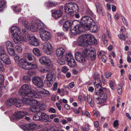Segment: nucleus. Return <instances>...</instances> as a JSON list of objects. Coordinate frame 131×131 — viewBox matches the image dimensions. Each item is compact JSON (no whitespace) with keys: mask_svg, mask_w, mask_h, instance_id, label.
Segmentation results:
<instances>
[{"mask_svg":"<svg viewBox=\"0 0 131 131\" xmlns=\"http://www.w3.org/2000/svg\"><path fill=\"white\" fill-rule=\"evenodd\" d=\"M75 58L77 61L80 62H84L89 55L92 60H94L96 58V54L95 50L90 51L86 48H84L82 52H77L75 53Z\"/></svg>","mask_w":131,"mask_h":131,"instance_id":"nucleus-1","label":"nucleus"},{"mask_svg":"<svg viewBox=\"0 0 131 131\" xmlns=\"http://www.w3.org/2000/svg\"><path fill=\"white\" fill-rule=\"evenodd\" d=\"M78 43L81 46L86 47L89 45L97 44V40L93 35L90 34L82 35L78 39Z\"/></svg>","mask_w":131,"mask_h":131,"instance_id":"nucleus-2","label":"nucleus"},{"mask_svg":"<svg viewBox=\"0 0 131 131\" xmlns=\"http://www.w3.org/2000/svg\"><path fill=\"white\" fill-rule=\"evenodd\" d=\"M11 32L13 41L15 43H19L21 41H25V38L23 36L18 27L14 26L12 27Z\"/></svg>","mask_w":131,"mask_h":131,"instance_id":"nucleus-3","label":"nucleus"},{"mask_svg":"<svg viewBox=\"0 0 131 131\" xmlns=\"http://www.w3.org/2000/svg\"><path fill=\"white\" fill-rule=\"evenodd\" d=\"M94 78L95 89V93L94 95L101 96L106 91V89L102 86L101 80L100 78L94 77Z\"/></svg>","mask_w":131,"mask_h":131,"instance_id":"nucleus-4","label":"nucleus"},{"mask_svg":"<svg viewBox=\"0 0 131 131\" xmlns=\"http://www.w3.org/2000/svg\"><path fill=\"white\" fill-rule=\"evenodd\" d=\"M80 25L84 30L87 31L89 28V26L91 25L95 24L94 20L91 17L85 16L82 17L80 22Z\"/></svg>","mask_w":131,"mask_h":131,"instance_id":"nucleus-5","label":"nucleus"},{"mask_svg":"<svg viewBox=\"0 0 131 131\" xmlns=\"http://www.w3.org/2000/svg\"><path fill=\"white\" fill-rule=\"evenodd\" d=\"M18 63L19 66L26 70L35 69L37 67L36 64L29 63L27 60L23 59H20L18 61Z\"/></svg>","mask_w":131,"mask_h":131,"instance_id":"nucleus-6","label":"nucleus"},{"mask_svg":"<svg viewBox=\"0 0 131 131\" xmlns=\"http://www.w3.org/2000/svg\"><path fill=\"white\" fill-rule=\"evenodd\" d=\"M64 8L65 12L72 16H74V13L78 9L77 5L72 2L66 3Z\"/></svg>","mask_w":131,"mask_h":131,"instance_id":"nucleus-7","label":"nucleus"},{"mask_svg":"<svg viewBox=\"0 0 131 131\" xmlns=\"http://www.w3.org/2000/svg\"><path fill=\"white\" fill-rule=\"evenodd\" d=\"M65 50L62 48L57 49L56 51V55L58 58V63L60 64H63L65 62L67 55L64 53Z\"/></svg>","mask_w":131,"mask_h":131,"instance_id":"nucleus-8","label":"nucleus"},{"mask_svg":"<svg viewBox=\"0 0 131 131\" xmlns=\"http://www.w3.org/2000/svg\"><path fill=\"white\" fill-rule=\"evenodd\" d=\"M73 24H75V25L74 27H71L70 28V31L72 35H75L84 31V30L80 25L79 21L77 20L74 21Z\"/></svg>","mask_w":131,"mask_h":131,"instance_id":"nucleus-9","label":"nucleus"},{"mask_svg":"<svg viewBox=\"0 0 131 131\" xmlns=\"http://www.w3.org/2000/svg\"><path fill=\"white\" fill-rule=\"evenodd\" d=\"M32 89V86L27 84H23L19 91V94L22 96H26V94Z\"/></svg>","mask_w":131,"mask_h":131,"instance_id":"nucleus-10","label":"nucleus"},{"mask_svg":"<svg viewBox=\"0 0 131 131\" xmlns=\"http://www.w3.org/2000/svg\"><path fill=\"white\" fill-rule=\"evenodd\" d=\"M39 32L41 38L44 41H47L51 37V35L50 33L46 30L44 28H43Z\"/></svg>","mask_w":131,"mask_h":131,"instance_id":"nucleus-11","label":"nucleus"},{"mask_svg":"<svg viewBox=\"0 0 131 131\" xmlns=\"http://www.w3.org/2000/svg\"><path fill=\"white\" fill-rule=\"evenodd\" d=\"M45 27V26L42 22H39L37 23L33 24L30 27V29L33 32L39 30V32L40 30Z\"/></svg>","mask_w":131,"mask_h":131,"instance_id":"nucleus-12","label":"nucleus"},{"mask_svg":"<svg viewBox=\"0 0 131 131\" xmlns=\"http://www.w3.org/2000/svg\"><path fill=\"white\" fill-rule=\"evenodd\" d=\"M27 113L26 112L19 111L15 112L10 118L11 120H17L18 119L22 118L24 116L26 115Z\"/></svg>","mask_w":131,"mask_h":131,"instance_id":"nucleus-13","label":"nucleus"},{"mask_svg":"<svg viewBox=\"0 0 131 131\" xmlns=\"http://www.w3.org/2000/svg\"><path fill=\"white\" fill-rule=\"evenodd\" d=\"M66 60L68 62V64L70 67L74 68L76 66V63L73 59V56L71 54H68L67 55Z\"/></svg>","mask_w":131,"mask_h":131,"instance_id":"nucleus-14","label":"nucleus"},{"mask_svg":"<svg viewBox=\"0 0 131 131\" xmlns=\"http://www.w3.org/2000/svg\"><path fill=\"white\" fill-rule=\"evenodd\" d=\"M0 59L6 64H9L10 63V61L8 56L6 54L3 49L2 50L0 54Z\"/></svg>","mask_w":131,"mask_h":131,"instance_id":"nucleus-15","label":"nucleus"},{"mask_svg":"<svg viewBox=\"0 0 131 131\" xmlns=\"http://www.w3.org/2000/svg\"><path fill=\"white\" fill-rule=\"evenodd\" d=\"M43 46L42 50L44 52L47 54H50V51L52 49V46L51 43L48 42H46L43 44Z\"/></svg>","mask_w":131,"mask_h":131,"instance_id":"nucleus-16","label":"nucleus"},{"mask_svg":"<svg viewBox=\"0 0 131 131\" xmlns=\"http://www.w3.org/2000/svg\"><path fill=\"white\" fill-rule=\"evenodd\" d=\"M30 45L37 46L39 44L38 40L32 35H28L27 36Z\"/></svg>","mask_w":131,"mask_h":131,"instance_id":"nucleus-17","label":"nucleus"},{"mask_svg":"<svg viewBox=\"0 0 131 131\" xmlns=\"http://www.w3.org/2000/svg\"><path fill=\"white\" fill-rule=\"evenodd\" d=\"M32 81L34 85L39 88L42 87L44 85V84L42 79L39 77H33L32 79Z\"/></svg>","mask_w":131,"mask_h":131,"instance_id":"nucleus-18","label":"nucleus"},{"mask_svg":"<svg viewBox=\"0 0 131 131\" xmlns=\"http://www.w3.org/2000/svg\"><path fill=\"white\" fill-rule=\"evenodd\" d=\"M26 96L29 97L34 98H41V96L40 95H38L37 92L34 90H30L26 94Z\"/></svg>","mask_w":131,"mask_h":131,"instance_id":"nucleus-19","label":"nucleus"},{"mask_svg":"<svg viewBox=\"0 0 131 131\" xmlns=\"http://www.w3.org/2000/svg\"><path fill=\"white\" fill-rule=\"evenodd\" d=\"M62 11L60 9L55 10L52 13V17L54 18H57L61 17L62 15Z\"/></svg>","mask_w":131,"mask_h":131,"instance_id":"nucleus-20","label":"nucleus"},{"mask_svg":"<svg viewBox=\"0 0 131 131\" xmlns=\"http://www.w3.org/2000/svg\"><path fill=\"white\" fill-rule=\"evenodd\" d=\"M37 125L34 123H30L25 127L27 131H33L36 128Z\"/></svg>","mask_w":131,"mask_h":131,"instance_id":"nucleus-21","label":"nucleus"},{"mask_svg":"<svg viewBox=\"0 0 131 131\" xmlns=\"http://www.w3.org/2000/svg\"><path fill=\"white\" fill-rule=\"evenodd\" d=\"M16 101V99L12 98L9 99L6 101L5 105L8 107H11L13 105Z\"/></svg>","mask_w":131,"mask_h":131,"instance_id":"nucleus-22","label":"nucleus"},{"mask_svg":"<svg viewBox=\"0 0 131 131\" xmlns=\"http://www.w3.org/2000/svg\"><path fill=\"white\" fill-rule=\"evenodd\" d=\"M40 63L42 64H47L50 62V59L47 57H42L39 59Z\"/></svg>","mask_w":131,"mask_h":131,"instance_id":"nucleus-23","label":"nucleus"},{"mask_svg":"<svg viewBox=\"0 0 131 131\" xmlns=\"http://www.w3.org/2000/svg\"><path fill=\"white\" fill-rule=\"evenodd\" d=\"M42 116H41V119L44 122H50L51 120L49 116L46 113L42 112Z\"/></svg>","mask_w":131,"mask_h":131,"instance_id":"nucleus-24","label":"nucleus"},{"mask_svg":"<svg viewBox=\"0 0 131 131\" xmlns=\"http://www.w3.org/2000/svg\"><path fill=\"white\" fill-rule=\"evenodd\" d=\"M106 92L104 93V94L102 95L101 96H98L102 97V96L103 95L104 96V97L102 98H99V97H97L96 99L97 101V103L98 104L101 103H103L105 102L106 100V96L105 94V93Z\"/></svg>","mask_w":131,"mask_h":131,"instance_id":"nucleus-25","label":"nucleus"},{"mask_svg":"<svg viewBox=\"0 0 131 131\" xmlns=\"http://www.w3.org/2000/svg\"><path fill=\"white\" fill-rule=\"evenodd\" d=\"M42 111H39L37 112L34 115L33 117L34 120L36 121L39 120L41 119V116H42Z\"/></svg>","mask_w":131,"mask_h":131,"instance_id":"nucleus-26","label":"nucleus"},{"mask_svg":"<svg viewBox=\"0 0 131 131\" xmlns=\"http://www.w3.org/2000/svg\"><path fill=\"white\" fill-rule=\"evenodd\" d=\"M71 25V23L70 20H68L65 22L63 24V30L65 31H67L70 28Z\"/></svg>","mask_w":131,"mask_h":131,"instance_id":"nucleus-27","label":"nucleus"},{"mask_svg":"<svg viewBox=\"0 0 131 131\" xmlns=\"http://www.w3.org/2000/svg\"><path fill=\"white\" fill-rule=\"evenodd\" d=\"M55 74L54 72L50 71L46 75V78L47 80H53Z\"/></svg>","mask_w":131,"mask_h":131,"instance_id":"nucleus-28","label":"nucleus"},{"mask_svg":"<svg viewBox=\"0 0 131 131\" xmlns=\"http://www.w3.org/2000/svg\"><path fill=\"white\" fill-rule=\"evenodd\" d=\"M94 25H91L90 26H89L88 30L92 32H97V28L96 26Z\"/></svg>","mask_w":131,"mask_h":131,"instance_id":"nucleus-29","label":"nucleus"},{"mask_svg":"<svg viewBox=\"0 0 131 131\" xmlns=\"http://www.w3.org/2000/svg\"><path fill=\"white\" fill-rule=\"evenodd\" d=\"M30 110L33 112H37L39 110V107L37 105H31L29 108Z\"/></svg>","mask_w":131,"mask_h":131,"instance_id":"nucleus-30","label":"nucleus"},{"mask_svg":"<svg viewBox=\"0 0 131 131\" xmlns=\"http://www.w3.org/2000/svg\"><path fill=\"white\" fill-rule=\"evenodd\" d=\"M50 69L49 67L46 66L43 67L40 70V72L41 73L49 72L50 71Z\"/></svg>","mask_w":131,"mask_h":131,"instance_id":"nucleus-31","label":"nucleus"},{"mask_svg":"<svg viewBox=\"0 0 131 131\" xmlns=\"http://www.w3.org/2000/svg\"><path fill=\"white\" fill-rule=\"evenodd\" d=\"M96 11L99 13H100L102 12V5L99 3H97L96 4Z\"/></svg>","mask_w":131,"mask_h":131,"instance_id":"nucleus-32","label":"nucleus"},{"mask_svg":"<svg viewBox=\"0 0 131 131\" xmlns=\"http://www.w3.org/2000/svg\"><path fill=\"white\" fill-rule=\"evenodd\" d=\"M39 92L42 94H44L47 96H49L50 94L48 91L44 89H42Z\"/></svg>","mask_w":131,"mask_h":131,"instance_id":"nucleus-33","label":"nucleus"},{"mask_svg":"<svg viewBox=\"0 0 131 131\" xmlns=\"http://www.w3.org/2000/svg\"><path fill=\"white\" fill-rule=\"evenodd\" d=\"M19 21H21L22 22L23 24L25 27H26L28 26V22L25 19L24 17H20L19 19Z\"/></svg>","mask_w":131,"mask_h":131,"instance_id":"nucleus-34","label":"nucleus"},{"mask_svg":"<svg viewBox=\"0 0 131 131\" xmlns=\"http://www.w3.org/2000/svg\"><path fill=\"white\" fill-rule=\"evenodd\" d=\"M33 52L37 56H41V54L40 50L38 48H35L33 50Z\"/></svg>","mask_w":131,"mask_h":131,"instance_id":"nucleus-35","label":"nucleus"},{"mask_svg":"<svg viewBox=\"0 0 131 131\" xmlns=\"http://www.w3.org/2000/svg\"><path fill=\"white\" fill-rule=\"evenodd\" d=\"M8 52L11 56H14L15 53L14 52V50L11 48H10L9 47V48H7V49Z\"/></svg>","mask_w":131,"mask_h":131,"instance_id":"nucleus-36","label":"nucleus"},{"mask_svg":"<svg viewBox=\"0 0 131 131\" xmlns=\"http://www.w3.org/2000/svg\"><path fill=\"white\" fill-rule=\"evenodd\" d=\"M53 80H47L46 81H45V83L47 86H50L53 84Z\"/></svg>","mask_w":131,"mask_h":131,"instance_id":"nucleus-37","label":"nucleus"},{"mask_svg":"<svg viewBox=\"0 0 131 131\" xmlns=\"http://www.w3.org/2000/svg\"><path fill=\"white\" fill-rule=\"evenodd\" d=\"M30 80V78L28 76H24L23 77V81L25 83L29 82Z\"/></svg>","mask_w":131,"mask_h":131,"instance_id":"nucleus-38","label":"nucleus"},{"mask_svg":"<svg viewBox=\"0 0 131 131\" xmlns=\"http://www.w3.org/2000/svg\"><path fill=\"white\" fill-rule=\"evenodd\" d=\"M14 104H15V106L18 108L20 107L23 105V104L20 102V101H19L17 100L16 99V101L15 102Z\"/></svg>","mask_w":131,"mask_h":131,"instance_id":"nucleus-39","label":"nucleus"},{"mask_svg":"<svg viewBox=\"0 0 131 131\" xmlns=\"http://www.w3.org/2000/svg\"><path fill=\"white\" fill-rule=\"evenodd\" d=\"M4 75L2 74H0V88H1V85H2L4 83Z\"/></svg>","mask_w":131,"mask_h":131,"instance_id":"nucleus-40","label":"nucleus"},{"mask_svg":"<svg viewBox=\"0 0 131 131\" xmlns=\"http://www.w3.org/2000/svg\"><path fill=\"white\" fill-rule=\"evenodd\" d=\"M25 55L26 56V60L28 59L29 61H31L32 60V54H31L25 53Z\"/></svg>","mask_w":131,"mask_h":131,"instance_id":"nucleus-41","label":"nucleus"},{"mask_svg":"<svg viewBox=\"0 0 131 131\" xmlns=\"http://www.w3.org/2000/svg\"><path fill=\"white\" fill-rule=\"evenodd\" d=\"M104 54V51L101 50L98 52L97 54L98 55V58L100 59L102 58V56Z\"/></svg>","mask_w":131,"mask_h":131,"instance_id":"nucleus-42","label":"nucleus"},{"mask_svg":"<svg viewBox=\"0 0 131 131\" xmlns=\"http://www.w3.org/2000/svg\"><path fill=\"white\" fill-rule=\"evenodd\" d=\"M118 36L119 38L123 40H125L126 38L127 37V36H125V35L123 34L119 35Z\"/></svg>","mask_w":131,"mask_h":131,"instance_id":"nucleus-43","label":"nucleus"},{"mask_svg":"<svg viewBox=\"0 0 131 131\" xmlns=\"http://www.w3.org/2000/svg\"><path fill=\"white\" fill-rule=\"evenodd\" d=\"M6 46L7 48H8V47H13L14 46L13 44L9 41H7L6 42Z\"/></svg>","mask_w":131,"mask_h":131,"instance_id":"nucleus-44","label":"nucleus"},{"mask_svg":"<svg viewBox=\"0 0 131 131\" xmlns=\"http://www.w3.org/2000/svg\"><path fill=\"white\" fill-rule=\"evenodd\" d=\"M57 4V3L56 2H52L49 1L47 5L49 7H51L54 6Z\"/></svg>","mask_w":131,"mask_h":131,"instance_id":"nucleus-45","label":"nucleus"},{"mask_svg":"<svg viewBox=\"0 0 131 131\" xmlns=\"http://www.w3.org/2000/svg\"><path fill=\"white\" fill-rule=\"evenodd\" d=\"M31 104L30 105H36L38 103L37 100H36L34 99H31Z\"/></svg>","mask_w":131,"mask_h":131,"instance_id":"nucleus-46","label":"nucleus"},{"mask_svg":"<svg viewBox=\"0 0 131 131\" xmlns=\"http://www.w3.org/2000/svg\"><path fill=\"white\" fill-rule=\"evenodd\" d=\"M5 71V69L3 65V63L0 60V71L1 72H4Z\"/></svg>","mask_w":131,"mask_h":131,"instance_id":"nucleus-47","label":"nucleus"},{"mask_svg":"<svg viewBox=\"0 0 131 131\" xmlns=\"http://www.w3.org/2000/svg\"><path fill=\"white\" fill-rule=\"evenodd\" d=\"M16 51L20 53L22 51V48L19 46H17L15 47Z\"/></svg>","mask_w":131,"mask_h":131,"instance_id":"nucleus-48","label":"nucleus"},{"mask_svg":"<svg viewBox=\"0 0 131 131\" xmlns=\"http://www.w3.org/2000/svg\"><path fill=\"white\" fill-rule=\"evenodd\" d=\"M65 20L63 18H61L59 21V25H61L62 24H64V23H65Z\"/></svg>","mask_w":131,"mask_h":131,"instance_id":"nucleus-49","label":"nucleus"},{"mask_svg":"<svg viewBox=\"0 0 131 131\" xmlns=\"http://www.w3.org/2000/svg\"><path fill=\"white\" fill-rule=\"evenodd\" d=\"M109 84L111 88L112 89L114 90V85L115 84L111 80L109 81Z\"/></svg>","mask_w":131,"mask_h":131,"instance_id":"nucleus-50","label":"nucleus"},{"mask_svg":"<svg viewBox=\"0 0 131 131\" xmlns=\"http://www.w3.org/2000/svg\"><path fill=\"white\" fill-rule=\"evenodd\" d=\"M89 129L88 124H86L85 125L84 128L82 129V131H87Z\"/></svg>","mask_w":131,"mask_h":131,"instance_id":"nucleus-51","label":"nucleus"},{"mask_svg":"<svg viewBox=\"0 0 131 131\" xmlns=\"http://www.w3.org/2000/svg\"><path fill=\"white\" fill-rule=\"evenodd\" d=\"M87 99L88 102L90 103L92 101V98L91 96L89 95H88L87 96Z\"/></svg>","mask_w":131,"mask_h":131,"instance_id":"nucleus-52","label":"nucleus"},{"mask_svg":"<svg viewBox=\"0 0 131 131\" xmlns=\"http://www.w3.org/2000/svg\"><path fill=\"white\" fill-rule=\"evenodd\" d=\"M117 91L118 94H120L122 93V90L121 86L118 85L117 86Z\"/></svg>","mask_w":131,"mask_h":131,"instance_id":"nucleus-53","label":"nucleus"},{"mask_svg":"<svg viewBox=\"0 0 131 131\" xmlns=\"http://www.w3.org/2000/svg\"><path fill=\"white\" fill-rule=\"evenodd\" d=\"M68 70V69L66 66H64L62 68V71L65 73Z\"/></svg>","mask_w":131,"mask_h":131,"instance_id":"nucleus-54","label":"nucleus"},{"mask_svg":"<svg viewBox=\"0 0 131 131\" xmlns=\"http://www.w3.org/2000/svg\"><path fill=\"white\" fill-rule=\"evenodd\" d=\"M102 37L103 38H104L103 39V42L104 44H106L108 42V40L106 39L105 36L104 34H103L102 35Z\"/></svg>","mask_w":131,"mask_h":131,"instance_id":"nucleus-55","label":"nucleus"},{"mask_svg":"<svg viewBox=\"0 0 131 131\" xmlns=\"http://www.w3.org/2000/svg\"><path fill=\"white\" fill-rule=\"evenodd\" d=\"M5 3L4 1L0 0V8L5 6Z\"/></svg>","mask_w":131,"mask_h":131,"instance_id":"nucleus-56","label":"nucleus"},{"mask_svg":"<svg viewBox=\"0 0 131 131\" xmlns=\"http://www.w3.org/2000/svg\"><path fill=\"white\" fill-rule=\"evenodd\" d=\"M49 112L51 113H55L56 112V110L54 108L51 107L49 108Z\"/></svg>","mask_w":131,"mask_h":131,"instance_id":"nucleus-57","label":"nucleus"},{"mask_svg":"<svg viewBox=\"0 0 131 131\" xmlns=\"http://www.w3.org/2000/svg\"><path fill=\"white\" fill-rule=\"evenodd\" d=\"M100 59H102L103 62H106L107 57L105 56L104 55V54L102 56V58H101Z\"/></svg>","mask_w":131,"mask_h":131,"instance_id":"nucleus-58","label":"nucleus"},{"mask_svg":"<svg viewBox=\"0 0 131 131\" xmlns=\"http://www.w3.org/2000/svg\"><path fill=\"white\" fill-rule=\"evenodd\" d=\"M27 98L25 97H22L21 98V101L23 104H26V102L27 101Z\"/></svg>","mask_w":131,"mask_h":131,"instance_id":"nucleus-59","label":"nucleus"},{"mask_svg":"<svg viewBox=\"0 0 131 131\" xmlns=\"http://www.w3.org/2000/svg\"><path fill=\"white\" fill-rule=\"evenodd\" d=\"M99 125V122L97 121H96L94 123V126L96 127H97V129L98 130H99L100 129V128L98 127Z\"/></svg>","mask_w":131,"mask_h":131,"instance_id":"nucleus-60","label":"nucleus"},{"mask_svg":"<svg viewBox=\"0 0 131 131\" xmlns=\"http://www.w3.org/2000/svg\"><path fill=\"white\" fill-rule=\"evenodd\" d=\"M81 112L82 113L83 111L82 108L80 107H79L78 108V110L75 112V113L76 114H79Z\"/></svg>","mask_w":131,"mask_h":131,"instance_id":"nucleus-61","label":"nucleus"},{"mask_svg":"<svg viewBox=\"0 0 131 131\" xmlns=\"http://www.w3.org/2000/svg\"><path fill=\"white\" fill-rule=\"evenodd\" d=\"M111 73H110L106 72L105 73V76L106 78H108L111 77Z\"/></svg>","mask_w":131,"mask_h":131,"instance_id":"nucleus-62","label":"nucleus"},{"mask_svg":"<svg viewBox=\"0 0 131 131\" xmlns=\"http://www.w3.org/2000/svg\"><path fill=\"white\" fill-rule=\"evenodd\" d=\"M57 35L58 37H63L64 36V34L61 32H58L57 33Z\"/></svg>","mask_w":131,"mask_h":131,"instance_id":"nucleus-63","label":"nucleus"},{"mask_svg":"<svg viewBox=\"0 0 131 131\" xmlns=\"http://www.w3.org/2000/svg\"><path fill=\"white\" fill-rule=\"evenodd\" d=\"M31 99L27 98V101L26 102V104L27 105H30Z\"/></svg>","mask_w":131,"mask_h":131,"instance_id":"nucleus-64","label":"nucleus"}]
</instances>
